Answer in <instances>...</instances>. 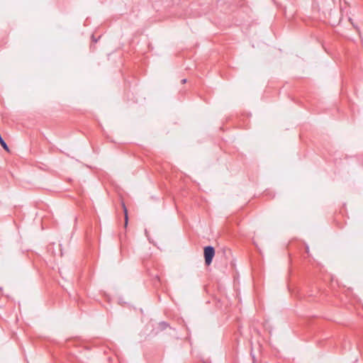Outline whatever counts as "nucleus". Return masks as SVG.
Here are the masks:
<instances>
[{
  "mask_svg": "<svg viewBox=\"0 0 363 363\" xmlns=\"http://www.w3.org/2000/svg\"><path fill=\"white\" fill-rule=\"evenodd\" d=\"M203 255L206 264L210 265L215 255L214 247L210 245L205 247L203 250Z\"/></svg>",
  "mask_w": 363,
  "mask_h": 363,
  "instance_id": "nucleus-1",
  "label": "nucleus"
},
{
  "mask_svg": "<svg viewBox=\"0 0 363 363\" xmlns=\"http://www.w3.org/2000/svg\"><path fill=\"white\" fill-rule=\"evenodd\" d=\"M169 324L167 322L162 321L159 323V327L161 330H164L169 327Z\"/></svg>",
  "mask_w": 363,
  "mask_h": 363,
  "instance_id": "nucleus-2",
  "label": "nucleus"
},
{
  "mask_svg": "<svg viewBox=\"0 0 363 363\" xmlns=\"http://www.w3.org/2000/svg\"><path fill=\"white\" fill-rule=\"evenodd\" d=\"M123 209H124V213H125V225H127V223H128V213H127V208L125 206L124 203H123Z\"/></svg>",
  "mask_w": 363,
  "mask_h": 363,
  "instance_id": "nucleus-3",
  "label": "nucleus"
},
{
  "mask_svg": "<svg viewBox=\"0 0 363 363\" xmlns=\"http://www.w3.org/2000/svg\"><path fill=\"white\" fill-rule=\"evenodd\" d=\"M186 82V79H182V84H184Z\"/></svg>",
  "mask_w": 363,
  "mask_h": 363,
  "instance_id": "nucleus-4",
  "label": "nucleus"
}]
</instances>
